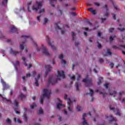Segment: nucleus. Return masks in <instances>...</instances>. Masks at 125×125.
Listing matches in <instances>:
<instances>
[{
	"instance_id": "obj_1",
	"label": "nucleus",
	"mask_w": 125,
	"mask_h": 125,
	"mask_svg": "<svg viewBox=\"0 0 125 125\" xmlns=\"http://www.w3.org/2000/svg\"><path fill=\"white\" fill-rule=\"evenodd\" d=\"M42 92L43 94L40 100V103L41 104H42L44 97H46L47 99L49 98V96L50 95V93H51V90L49 89H44Z\"/></svg>"
},
{
	"instance_id": "obj_2",
	"label": "nucleus",
	"mask_w": 125,
	"mask_h": 125,
	"mask_svg": "<svg viewBox=\"0 0 125 125\" xmlns=\"http://www.w3.org/2000/svg\"><path fill=\"white\" fill-rule=\"evenodd\" d=\"M76 101H77V100L75 98H67V109L69 113H72V112H73V103L76 102Z\"/></svg>"
},
{
	"instance_id": "obj_3",
	"label": "nucleus",
	"mask_w": 125,
	"mask_h": 125,
	"mask_svg": "<svg viewBox=\"0 0 125 125\" xmlns=\"http://www.w3.org/2000/svg\"><path fill=\"white\" fill-rule=\"evenodd\" d=\"M109 94L110 95H113L114 97H115V96H118V99H119V100H121V99H122L124 95H125V92L122 91L119 92L118 94H117L116 91H113L110 93Z\"/></svg>"
},
{
	"instance_id": "obj_4",
	"label": "nucleus",
	"mask_w": 125,
	"mask_h": 125,
	"mask_svg": "<svg viewBox=\"0 0 125 125\" xmlns=\"http://www.w3.org/2000/svg\"><path fill=\"white\" fill-rule=\"evenodd\" d=\"M36 49L37 51H41L42 50L43 54L46 56H49L50 55V54L47 51L46 48L43 45H42V48L37 47Z\"/></svg>"
},
{
	"instance_id": "obj_5",
	"label": "nucleus",
	"mask_w": 125,
	"mask_h": 125,
	"mask_svg": "<svg viewBox=\"0 0 125 125\" xmlns=\"http://www.w3.org/2000/svg\"><path fill=\"white\" fill-rule=\"evenodd\" d=\"M42 2H39L34 4L32 7V9L33 11H38L42 7Z\"/></svg>"
},
{
	"instance_id": "obj_6",
	"label": "nucleus",
	"mask_w": 125,
	"mask_h": 125,
	"mask_svg": "<svg viewBox=\"0 0 125 125\" xmlns=\"http://www.w3.org/2000/svg\"><path fill=\"white\" fill-rule=\"evenodd\" d=\"M37 72H36V71H34L33 72V74L32 76H33V77H35V84L36 86H39V83H38V81H39V79H40V77H41V75L40 74H38L37 75H36Z\"/></svg>"
},
{
	"instance_id": "obj_7",
	"label": "nucleus",
	"mask_w": 125,
	"mask_h": 125,
	"mask_svg": "<svg viewBox=\"0 0 125 125\" xmlns=\"http://www.w3.org/2000/svg\"><path fill=\"white\" fill-rule=\"evenodd\" d=\"M61 79H65V74L64 71H58L57 79L61 80Z\"/></svg>"
},
{
	"instance_id": "obj_8",
	"label": "nucleus",
	"mask_w": 125,
	"mask_h": 125,
	"mask_svg": "<svg viewBox=\"0 0 125 125\" xmlns=\"http://www.w3.org/2000/svg\"><path fill=\"white\" fill-rule=\"evenodd\" d=\"M83 83H85V85L86 86H90L92 84V81L91 80H88L87 79H85L83 80Z\"/></svg>"
},
{
	"instance_id": "obj_9",
	"label": "nucleus",
	"mask_w": 125,
	"mask_h": 125,
	"mask_svg": "<svg viewBox=\"0 0 125 125\" xmlns=\"http://www.w3.org/2000/svg\"><path fill=\"white\" fill-rule=\"evenodd\" d=\"M46 41L48 43V44L51 46V48H52V49L53 50H55L56 49V47L54 46V45H53V42L50 41V39H49V38H48L46 39Z\"/></svg>"
},
{
	"instance_id": "obj_10",
	"label": "nucleus",
	"mask_w": 125,
	"mask_h": 125,
	"mask_svg": "<svg viewBox=\"0 0 125 125\" xmlns=\"http://www.w3.org/2000/svg\"><path fill=\"white\" fill-rule=\"evenodd\" d=\"M14 105H15V107L14 108V111L17 114H20V112L18 111H16V109H18L19 105V102H18V101L15 100L14 101Z\"/></svg>"
},
{
	"instance_id": "obj_11",
	"label": "nucleus",
	"mask_w": 125,
	"mask_h": 125,
	"mask_svg": "<svg viewBox=\"0 0 125 125\" xmlns=\"http://www.w3.org/2000/svg\"><path fill=\"white\" fill-rule=\"evenodd\" d=\"M58 100L60 103L59 104H57V108L59 110H60L61 109V108H63V107H65V104H62V103H61V102H62V101L61 100H60V99H58Z\"/></svg>"
},
{
	"instance_id": "obj_12",
	"label": "nucleus",
	"mask_w": 125,
	"mask_h": 125,
	"mask_svg": "<svg viewBox=\"0 0 125 125\" xmlns=\"http://www.w3.org/2000/svg\"><path fill=\"white\" fill-rule=\"evenodd\" d=\"M86 116H87V114L85 113L83 115V125H88V123H87V121H86V120H85V119L84 118H85V117H86Z\"/></svg>"
},
{
	"instance_id": "obj_13",
	"label": "nucleus",
	"mask_w": 125,
	"mask_h": 125,
	"mask_svg": "<svg viewBox=\"0 0 125 125\" xmlns=\"http://www.w3.org/2000/svg\"><path fill=\"white\" fill-rule=\"evenodd\" d=\"M1 83L2 84L4 90L6 89V88H7V87H8V85L6 84L5 82H4V81H3V80L1 79Z\"/></svg>"
},
{
	"instance_id": "obj_14",
	"label": "nucleus",
	"mask_w": 125,
	"mask_h": 125,
	"mask_svg": "<svg viewBox=\"0 0 125 125\" xmlns=\"http://www.w3.org/2000/svg\"><path fill=\"white\" fill-rule=\"evenodd\" d=\"M59 59H61V62L62 64H66V61L63 60V55L62 54H61L59 56Z\"/></svg>"
},
{
	"instance_id": "obj_15",
	"label": "nucleus",
	"mask_w": 125,
	"mask_h": 125,
	"mask_svg": "<svg viewBox=\"0 0 125 125\" xmlns=\"http://www.w3.org/2000/svg\"><path fill=\"white\" fill-rule=\"evenodd\" d=\"M45 69L46 72H50L52 70V67L50 65H47L45 66Z\"/></svg>"
},
{
	"instance_id": "obj_16",
	"label": "nucleus",
	"mask_w": 125,
	"mask_h": 125,
	"mask_svg": "<svg viewBox=\"0 0 125 125\" xmlns=\"http://www.w3.org/2000/svg\"><path fill=\"white\" fill-rule=\"evenodd\" d=\"M56 80H54L53 78H49V83H52V84H54V83H57Z\"/></svg>"
},
{
	"instance_id": "obj_17",
	"label": "nucleus",
	"mask_w": 125,
	"mask_h": 125,
	"mask_svg": "<svg viewBox=\"0 0 125 125\" xmlns=\"http://www.w3.org/2000/svg\"><path fill=\"white\" fill-rule=\"evenodd\" d=\"M10 53L12 54V55H17L19 53L18 52H16L15 51H13L12 49H10Z\"/></svg>"
},
{
	"instance_id": "obj_18",
	"label": "nucleus",
	"mask_w": 125,
	"mask_h": 125,
	"mask_svg": "<svg viewBox=\"0 0 125 125\" xmlns=\"http://www.w3.org/2000/svg\"><path fill=\"white\" fill-rule=\"evenodd\" d=\"M0 3H1L2 5H5L7 3V0H0Z\"/></svg>"
},
{
	"instance_id": "obj_19",
	"label": "nucleus",
	"mask_w": 125,
	"mask_h": 125,
	"mask_svg": "<svg viewBox=\"0 0 125 125\" xmlns=\"http://www.w3.org/2000/svg\"><path fill=\"white\" fill-rule=\"evenodd\" d=\"M0 96H1V97L3 98V100L4 101H5L6 102H8V103H11V101H10V100H8L5 98H3L1 94H0Z\"/></svg>"
},
{
	"instance_id": "obj_20",
	"label": "nucleus",
	"mask_w": 125,
	"mask_h": 125,
	"mask_svg": "<svg viewBox=\"0 0 125 125\" xmlns=\"http://www.w3.org/2000/svg\"><path fill=\"white\" fill-rule=\"evenodd\" d=\"M32 4V1H30V2H28L27 3V8L29 12H31V9H30V6Z\"/></svg>"
},
{
	"instance_id": "obj_21",
	"label": "nucleus",
	"mask_w": 125,
	"mask_h": 125,
	"mask_svg": "<svg viewBox=\"0 0 125 125\" xmlns=\"http://www.w3.org/2000/svg\"><path fill=\"white\" fill-rule=\"evenodd\" d=\"M109 121H110V122H113V121H117V119H116V118L113 117V116H112V115H110V116H109Z\"/></svg>"
},
{
	"instance_id": "obj_22",
	"label": "nucleus",
	"mask_w": 125,
	"mask_h": 125,
	"mask_svg": "<svg viewBox=\"0 0 125 125\" xmlns=\"http://www.w3.org/2000/svg\"><path fill=\"white\" fill-rule=\"evenodd\" d=\"M49 0L52 6L54 7V5L53 4V3H56V0Z\"/></svg>"
},
{
	"instance_id": "obj_23",
	"label": "nucleus",
	"mask_w": 125,
	"mask_h": 125,
	"mask_svg": "<svg viewBox=\"0 0 125 125\" xmlns=\"http://www.w3.org/2000/svg\"><path fill=\"white\" fill-rule=\"evenodd\" d=\"M116 35L110 36L109 37L110 42H112L114 40V39H116Z\"/></svg>"
},
{
	"instance_id": "obj_24",
	"label": "nucleus",
	"mask_w": 125,
	"mask_h": 125,
	"mask_svg": "<svg viewBox=\"0 0 125 125\" xmlns=\"http://www.w3.org/2000/svg\"><path fill=\"white\" fill-rule=\"evenodd\" d=\"M28 77H31V74L27 73L26 76H23L22 77L23 81H24V80H25L26 78H28Z\"/></svg>"
},
{
	"instance_id": "obj_25",
	"label": "nucleus",
	"mask_w": 125,
	"mask_h": 125,
	"mask_svg": "<svg viewBox=\"0 0 125 125\" xmlns=\"http://www.w3.org/2000/svg\"><path fill=\"white\" fill-rule=\"evenodd\" d=\"M30 106L31 109H34V108H36V107H37V104L34 103L30 105Z\"/></svg>"
},
{
	"instance_id": "obj_26",
	"label": "nucleus",
	"mask_w": 125,
	"mask_h": 125,
	"mask_svg": "<svg viewBox=\"0 0 125 125\" xmlns=\"http://www.w3.org/2000/svg\"><path fill=\"white\" fill-rule=\"evenodd\" d=\"M16 31H17V29L15 28V27H13L11 28V32H16Z\"/></svg>"
},
{
	"instance_id": "obj_27",
	"label": "nucleus",
	"mask_w": 125,
	"mask_h": 125,
	"mask_svg": "<svg viewBox=\"0 0 125 125\" xmlns=\"http://www.w3.org/2000/svg\"><path fill=\"white\" fill-rule=\"evenodd\" d=\"M108 55H112V52H110L109 50H107L106 54L105 55V56H108Z\"/></svg>"
},
{
	"instance_id": "obj_28",
	"label": "nucleus",
	"mask_w": 125,
	"mask_h": 125,
	"mask_svg": "<svg viewBox=\"0 0 125 125\" xmlns=\"http://www.w3.org/2000/svg\"><path fill=\"white\" fill-rule=\"evenodd\" d=\"M93 93H94L93 90H92L91 89H90V93H89V95H90V96H92V95H93Z\"/></svg>"
},
{
	"instance_id": "obj_29",
	"label": "nucleus",
	"mask_w": 125,
	"mask_h": 125,
	"mask_svg": "<svg viewBox=\"0 0 125 125\" xmlns=\"http://www.w3.org/2000/svg\"><path fill=\"white\" fill-rule=\"evenodd\" d=\"M39 114H43V110H42V108H40V109L39 110Z\"/></svg>"
},
{
	"instance_id": "obj_30",
	"label": "nucleus",
	"mask_w": 125,
	"mask_h": 125,
	"mask_svg": "<svg viewBox=\"0 0 125 125\" xmlns=\"http://www.w3.org/2000/svg\"><path fill=\"white\" fill-rule=\"evenodd\" d=\"M82 110H83V108H82V107L80 106H77V110L78 112H80V111H82Z\"/></svg>"
},
{
	"instance_id": "obj_31",
	"label": "nucleus",
	"mask_w": 125,
	"mask_h": 125,
	"mask_svg": "<svg viewBox=\"0 0 125 125\" xmlns=\"http://www.w3.org/2000/svg\"><path fill=\"white\" fill-rule=\"evenodd\" d=\"M102 78L99 77V82H98V84H101V81H102Z\"/></svg>"
},
{
	"instance_id": "obj_32",
	"label": "nucleus",
	"mask_w": 125,
	"mask_h": 125,
	"mask_svg": "<svg viewBox=\"0 0 125 125\" xmlns=\"http://www.w3.org/2000/svg\"><path fill=\"white\" fill-rule=\"evenodd\" d=\"M80 84L78 83H76L75 86L76 87L77 90H79V87H80Z\"/></svg>"
},
{
	"instance_id": "obj_33",
	"label": "nucleus",
	"mask_w": 125,
	"mask_h": 125,
	"mask_svg": "<svg viewBox=\"0 0 125 125\" xmlns=\"http://www.w3.org/2000/svg\"><path fill=\"white\" fill-rule=\"evenodd\" d=\"M76 76L77 77V81H80V79H81V75L79 74H77Z\"/></svg>"
},
{
	"instance_id": "obj_34",
	"label": "nucleus",
	"mask_w": 125,
	"mask_h": 125,
	"mask_svg": "<svg viewBox=\"0 0 125 125\" xmlns=\"http://www.w3.org/2000/svg\"><path fill=\"white\" fill-rule=\"evenodd\" d=\"M20 49L23 50L24 49V45L23 43H21L20 46Z\"/></svg>"
},
{
	"instance_id": "obj_35",
	"label": "nucleus",
	"mask_w": 125,
	"mask_h": 125,
	"mask_svg": "<svg viewBox=\"0 0 125 125\" xmlns=\"http://www.w3.org/2000/svg\"><path fill=\"white\" fill-rule=\"evenodd\" d=\"M25 96L23 94H21L20 95V98H21V99L23 98H25Z\"/></svg>"
},
{
	"instance_id": "obj_36",
	"label": "nucleus",
	"mask_w": 125,
	"mask_h": 125,
	"mask_svg": "<svg viewBox=\"0 0 125 125\" xmlns=\"http://www.w3.org/2000/svg\"><path fill=\"white\" fill-rule=\"evenodd\" d=\"M6 122H7L8 124H11V120L9 118H7L6 120Z\"/></svg>"
},
{
	"instance_id": "obj_37",
	"label": "nucleus",
	"mask_w": 125,
	"mask_h": 125,
	"mask_svg": "<svg viewBox=\"0 0 125 125\" xmlns=\"http://www.w3.org/2000/svg\"><path fill=\"white\" fill-rule=\"evenodd\" d=\"M58 13L59 16H61V15H62V11L59 10Z\"/></svg>"
},
{
	"instance_id": "obj_38",
	"label": "nucleus",
	"mask_w": 125,
	"mask_h": 125,
	"mask_svg": "<svg viewBox=\"0 0 125 125\" xmlns=\"http://www.w3.org/2000/svg\"><path fill=\"white\" fill-rule=\"evenodd\" d=\"M23 120H24V121H26L27 120H28V117H27V115L24 114L23 116Z\"/></svg>"
},
{
	"instance_id": "obj_39",
	"label": "nucleus",
	"mask_w": 125,
	"mask_h": 125,
	"mask_svg": "<svg viewBox=\"0 0 125 125\" xmlns=\"http://www.w3.org/2000/svg\"><path fill=\"white\" fill-rule=\"evenodd\" d=\"M22 59L23 62H24V64L25 66H28V64H27L26 63V62H25V58H24V57H23L22 58Z\"/></svg>"
},
{
	"instance_id": "obj_40",
	"label": "nucleus",
	"mask_w": 125,
	"mask_h": 125,
	"mask_svg": "<svg viewBox=\"0 0 125 125\" xmlns=\"http://www.w3.org/2000/svg\"><path fill=\"white\" fill-rule=\"evenodd\" d=\"M70 79L72 81H75V80H76V76H75V75H73V76L70 77Z\"/></svg>"
},
{
	"instance_id": "obj_41",
	"label": "nucleus",
	"mask_w": 125,
	"mask_h": 125,
	"mask_svg": "<svg viewBox=\"0 0 125 125\" xmlns=\"http://www.w3.org/2000/svg\"><path fill=\"white\" fill-rule=\"evenodd\" d=\"M42 17V16H37V21H39V22H41V18Z\"/></svg>"
},
{
	"instance_id": "obj_42",
	"label": "nucleus",
	"mask_w": 125,
	"mask_h": 125,
	"mask_svg": "<svg viewBox=\"0 0 125 125\" xmlns=\"http://www.w3.org/2000/svg\"><path fill=\"white\" fill-rule=\"evenodd\" d=\"M44 8L41 9L39 11V13H44Z\"/></svg>"
},
{
	"instance_id": "obj_43",
	"label": "nucleus",
	"mask_w": 125,
	"mask_h": 125,
	"mask_svg": "<svg viewBox=\"0 0 125 125\" xmlns=\"http://www.w3.org/2000/svg\"><path fill=\"white\" fill-rule=\"evenodd\" d=\"M48 22V20L47 19H44V21H43V24H46Z\"/></svg>"
},
{
	"instance_id": "obj_44",
	"label": "nucleus",
	"mask_w": 125,
	"mask_h": 125,
	"mask_svg": "<svg viewBox=\"0 0 125 125\" xmlns=\"http://www.w3.org/2000/svg\"><path fill=\"white\" fill-rule=\"evenodd\" d=\"M118 29L119 30V31H120V32H124V31H125V28H118Z\"/></svg>"
},
{
	"instance_id": "obj_45",
	"label": "nucleus",
	"mask_w": 125,
	"mask_h": 125,
	"mask_svg": "<svg viewBox=\"0 0 125 125\" xmlns=\"http://www.w3.org/2000/svg\"><path fill=\"white\" fill-rule=\"evenodd\" d=\"M114 29L113 28H111L109 29V33H113V32H114Z\"/></svg>"
},
{
	"instance_id": "obj_46",
	"label": "nucleus",
	"mask_w": 125,
	"mask_h": 125,
	"mask_svg": "<svg viewBox=\"0 0 125 125\" xmlns=\"http://www.w3.org/2000/svg\"><path fill=\"white\" fill-rule=\"evenodd\" d=\"M109 83H105L104 84V86H105V87L106 88H108V87L109 86Z\"/></svg>"
},
{
	"instance_id": "obj_47",
	"label": "nucleus",
	"mask_w": 125,
	"mask_h": 125,
	"mask_svg": "<svg viewBox=\"0 0 125 125\" xmlns=\"http://www.w3.org/2000/svg\"><path fill=\"white\" fill-rule=\"evenodd\" d=\"M15 67H17V66H19V62H17L14 64Z\"/></svg>"
},
{
	"instance_id": "obj_48",
	"label": "nucleus",
	"mask_w": 125,
	"mask_h": 125,
	"mask_svg": "<svg viewBox=\"0 0 125 125\" xmlns=\"http://www.w3.org/2000/svg\"><path fill=\"white\" fill-rule=\"evenodd\" d=\"M116 115H117L118 116H121V111L118 110Z\"/></svg>"
},
{
	"instance_id": "obj_49",
	"label": "nucleus",
	"mask_w": 125,
	"mask_h": 125,
	"mask_svg": "<svg viewBox=\"0 0 125 125\" xmlns=\"http://www.w3.org/2000/svg\"><path fill=\"white\" fill-rule=\"evenodd\" d=\"M109 65L110 66H111V69H113V67H114V63H113L112 62H110L109 63Z\"/></svg>"
},
{
	"instance_id": "obj_50",
	"label": "nucleus",
	"mask_w": 125,
	"mask_h": 125,
	"mask_svg": "<svg viewBox=\"0 0 125 125\" xmlns=\"http://www.w3.org/2000/svg\"><path fill=\"white\" fill-rule=\"evenodd\" d=\"M98 44V48H101V47H102V46L101 45V44L99 43V42H97Z\"/></svg>"
},
{
	"instance_id": "obj_51",
	"label": "nucleus",
	"mask_w": 125,
	"mask_h": 125,
	"mask_svg": "<svg viewBox=\"0 0 125 125\" xmlns=\"http://www.w3.org/2000/svg\"><path fill=\"white\" fill-rule=\"evenodd\" d=\"M22 38H23L24 40H26V39H28L29 36H23Z\"/></svg>"
},
{
	"instance_id": "obj_52",
	"label": "nucleus",
	"mask_w": 125,
	"mask_h": 125,
	"mask_svg": "<svg viewBox=\"0 0 125 125\" xmlns=\"http://www.w3.org/2000/svg\"><path fill=\"white\" fill-rule=\"evenodd\" d=\"M93 10V8H90L88 9V11H91V12H92Z\"/></svg>"
},
{
	"instance_id": "obj_53",
	"label": "nucleus",
	"mask_w": 125,
	"mask_h": 125,
	"mask_svg": "<svg viewBox=\"0 0 125 125\" xmlns=\"http://www.w3.org/2000/svg\"><path fill=\"white\" fill-rule=\"evenodd\" d=\"M110 110H112L113 111H115V108L114 107H113L112 106H110L109 107Z\"/></svg>"
},
{
	"instance_id": "obj_54",
	"label": "nucleus",
	"mask_w": 125,
	"mask_h": 125,
	"mask_svg": "<svg viewBox=\"0 0 125 125\" xmlns=\"http://www.w3.org/2000/svg\"><path fill=\"white\" fill-rule=\"evenodd\" d=\"M64 115H69V114L68 113L67 111H66V110H64Z\"/></svg>"
},
{
	"instance_id": "obj_55",
	"label": "nucleus",
	"mask_w": 125,
	"mask_h": 125,
	"mask_svg": "<svg viewBox=\"0 0 125 125\" xmlns=\"http://www.w3.org/2000/svg\"><path fill=\"white\" fill-rule=\"evenodd\" d=\"M94 4L96 6H99V5H100V3H95Z\"/></svg>"
},
{
	"instance_id": "obj_56",
	"label": "nucleus",
	"mask_w": 125,
	"mask_h": 125,
	"mask_svg": "<svg viewBox=\"0 0 125 125\" xmlns=\"http://www.w3.org/2000/svg\"><path fill=\"white\" fill-rule=\"evenodd\" d=\"M113 48H115V49H117V48H119V47L116 46V45H113L112 46Z\"/></svg>"
},
{
	"instance_id": "obj_57",
	"label": "nucleus",
	"mask_w": 125,
	"mask_h": 125,
	"mask_svg": "<svg viewBox=\"0 0 125 125\" xmlns=\"http://www.w3.org/2000/svg\"><path fill=\"white\" fill-rule=\"evenodd\" d=\"M99 62H100V63H103V59H100Z\"/></svg>"
},
{
	"instance_id": "obj_58",
	"label": "nucleus",
	"mask_w": 125,
	"mask_h": 125,
	"mask_svg": "<svg viewBox=\"0 0 125 125\" xmlns=\"http://www.w3.org/2000/svg\"><path fill=\"white\" fill-rule=\"evenodd\" d=\"M17 122L19 123V124H21V121H20V120L19 119H17Z\"/></svg>"
},
{
	"instance_id": "obj_59",
	"label": "nucleus",
	"mask_w": 125,
	"mask_h": 125,
	"mask_svg": "<svg viewBox=\"0 0 125 125\" xmlns=\"http://www.w3.org/2000/svg\"><path fill=\"white\" fill-rule=\"evenodd\" d=\"M104 21H106V18H102V21L104 22Z\"/></svg>"
},
{
	"instance_id": "obj_60",
	"label": "nucleus",
	"mask_w": 125,
	"mask_h": 125,
	"mask_svg": "<svg viewBox=\"0 0 125 125\" xmlns=\"http://www.w3.org/2000/svg\"><path fill=\"white\" fill-rule=\"evenodd\" d=\"M92 13H93V14H96V12H95V10H93V11H92Z\"/></svg>"
},
{
	"instance_id": "obj_61",
	"label": "nucleus",
	"mask_w": 125,
	"mask_h": 125,
	"mask_svg": "<svg viewBox=\"0 0 125 125\" xmlns=\"http://www.w3.org/2000/svg\"><path fill=\"white\" fill-rule=\"evenodd\" d=\"M100 36H101V32H98V37H100Z\"/></svg>"
},
{
	"instance_id": "obj_62",
	"label": "nucleus",
	"mask_w": 125,
	"mask_h": 125,
	"mask_svg": "<svg viewBox=\"0 0 125 125\" xmlns=\"http://www.w3.org/2000/svg\"><path fill=\"white\" fill-rule=\"evenodd\" d=\"M109 15V14L108 13H106L105 14L104 16H106V17H108Z\"/></svg>"
},
{
	"instance_id": "obj_63",
	"label": "nucleus",
	"mask_w": 125,
	"mask_h": 125,
	"mask_svg": "<svg viewBox=\"0 0 125 125\" xmlns=\"http://www.w3.org/2000/svg\"><path fill=\"white\" fill-rule=\"evenodd\" d=\"M68 98V96L67 95H65L64 99H67Z\"/></svg>"
},
{
	"instance_id": "obj_64",
	"label": "nucleus",
	"mask_w": 125,
	"mask_h": 125,
	"mask_svg": "<svg viewBox=\"0 0 125 125\" xmlns=\"http://www.w3.org/2000/svg\"><path fill=\"white\" fill-rule=\"evenodd\" d=\"M72 35L73 38H74V36H75V33L74 32H72Z\"/></svg>"
}]
</instances>
